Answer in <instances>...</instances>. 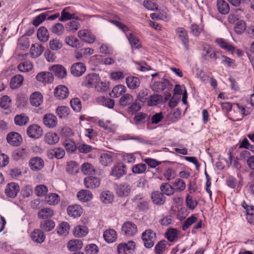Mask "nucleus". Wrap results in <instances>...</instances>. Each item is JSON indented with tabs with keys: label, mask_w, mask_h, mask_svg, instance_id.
<instances>
[{
	"label": "nucleus",
	"mask_w": 254,
	"mask_h": 254,
	"mask_svg": "<svg viewBox=\"0 0 254 254\" xmlns=\"http://www.w3.org/2000/svg\"><path fill=\"white\" fill-rule=\"evenodd\" d=\"M218 52L214 51L208 44H203L202 46L201 56L204 60H212L215 61L218 57Z\"/></svg>",
	"instance_id": "f257e3e1"
},
{
	"label": "nucleus",
	"mask_w": 254,
	"mask_h": 254,
	"mask_svg": "<svg viewBox=\"0 0 254 254\" xmlns=\"http://www.w3.org/2000/svg\"><path fill=\"white\" fill-rule=\"evenodd\" d=\"M141 238L146 248H151L154 245L156 234L150 229H147L142 234Z\"/></svg>",
	"instance_id": "f03ea898"
},
{
	"label": "nucleus",
	"mask_w": 254,
	"mask_h": 254,
	"mask_svg": "<svg viewBox=\"0 0 254 254\" xmlns=\"http://www.w3.org/2000/svg\"><path fill=\"white\" fill-rule=\"evenodd\" d=\"M135 248V244L132 241L127 243H120L117 246V252L119 254H132Z\"/></svg>",
	"instance_id": "7ed1b4c3"
},
{
	"label": "nucleus",
	"mask_w": 254,
	"mask_h": 254,
	"mask_svg": "<svg viewBox=\"0 0 254 254\" xmlns=\"http://www.w3.org/2000/svg\"><path fill=\"white\" fill-rule=\"evenodd\" d=\"M173 85L166 78H163L160 81H156L151 85V89L155 92H161L167 89L170 90L172 88Z\"/></svg>",
	"instance_id": "20e7f679"
},
{
	"label": "nucleus",
	"mask_w": 254,
	"mask_h": 254,
	"mask_svg": "<svg viewBox=\"0 0 254 254\" xmlns=\"http://www.w3.org/2000/svg\"><path fill=\"white\" fill-rule=\"evenodd\" d=\"M122 232L127 237L134 236L137 232L136 225L131 221L124 223L122 227Z\"/></svg>",
	"instance_id": "39448f33"
},
{
	"label": "nucleus",
	"mask_w": 254,
	"mask_h": 254,
	"mask_svg": "<svg viewBox=\"0 0 254 254\" xmlns=\"http://www.w3.org/2000/svg\"><path fill=\"white\" fill-rule=\"evenodd\" d=\"M100 81L99 76L96 73H90L83 79L81 85L87 88L95 87L96 84Z\"/></svg>",
	"instance_id": "423d86ee"
},
{
	"label": "nucleus",
	"mask_w": 254,
	"mask_h": 254,
	"mask_svg": "<svg viewBox=\"0 0 254 254\" xmlns=\"http://www.w3.org/2000/svg\"><path fill=\"white\" fill-rule=\"evenodd\" d=\"M176 34L179 40L182 42L187 50H189V38L187 31L183 27H178Z\"/></svg>",
	"instance_id": "0eeeda50"
},
{
	"label": "nucleus",
	"mask_w": 254,
	"mask_h": 254,
	"mask_svg": "<svg viewBox=\"0 0 254 254\" xmlns=\"http://www.w3.org/2000/svg\"><path fill=\"white\" fill-rule=\"evenodd\" d=\"M19 185L15 183H9L5 187V193L6 196L10 198H14L19 191Z\"/></svg>",
	"instance_id": "6e6552de"
},
{
	"label": "nucleus",
	"mask_w": 254,
	"mask_h": 254,
	"mask_svg": "<svg viewBox=\"0 0 254 254\" xmlns=\"http://www.w3.org/2000/svg\"><path fill=\"white\" fill-rule=\"evenodd\" d=\"M54 78L53 73L49 71L40 72L36 76V79L38 81L45 84L52 83Z\"/></svg>",
	"instance_id": "1a4fd4ad"
},
{
	"label": "nucleus",
	"mask_w": 254,
	"mask_h": 254,
	"mask_svg": "<svg viewBox=\"0 0 254 254\" xmlns=\"http://www.w3.org/2000/svg\"><path fill=\"white\" fill-rule=\"evenodd\" d=\"M70 10V7L64 8L61 12V16L59 17V21H64L70 19L81 20L78 16L77 12L70 13L69 11Z\"/></svg>",
	"instance_id": "9d476101"
},
{
	"label": "nucleus",
	"mask_w": 254,
	"mask_h": 254,
	"mask_svg": "<svg viewBox=\"0 0 254 254\" xmlns=\"http://www.w3.org/2000/svg\"><path fill=\"white\" fill-rule=\"evenodd\" d=\"M27 133L30 137L38 138L42 135L43 129L39 126L33 124L28 127Z\"/></svg>",
	"instance_id": "9b49d317"
},
{
	"label": "nucleus",
	"mask_w": 254,
	"mask_h": 254,
	"mask_svg": "<svg viewBox=\"0 0 254 254\" xmlns=\"http://www.w3.org/2000/svg\"><path fill=\"white\" fill-rule=\"evenodd\" d=\"M78 37L82 41L88 43H93L96 39L95 37L87 29L79 30L77 33Z\"/></svg>",
	"instance_id": "f8f14e48"
},
{
	"label": "nucleus",
	"mask_w": 254,
	"mask_h": 254,
	"mask_svg": "<svg viewBox=\"0 0 254 254\" xmlns=\"http://www.w3.org/2000/svg\"><path fill=\"white\" fill-rule=\"evenodd\" d=\"M68 216L73 218L80 217L83 212V209L79 205L74 204L69 205L66 209Z\"/></svg>",
	"instance_id": "ddd939ff"
},
{
	"label": "nucleus",
	"mask_w": 254,
	"mask_h": 254,
	"mask_svg": "<svg viewBox=\"0 0 254 254\" xmlns=\"http://www.w3.org/2000/svg\"><path fill=\"white\" fill-rule=\"evenodd\" d=\"M84 184L86 188L94 189L99 187L100 180L96 177H87L84 179Z\"/></svg>",
	"instance_id": "4468645a"
},
{
	"label": "nucleus",
	"mask_w": 254,
	"mask_h": 254,
	"mask_svg": "<svg viewBox=\"0 0 254 254\" xmlns=\"http://www.w3.org/2000/svg\"><path fill=\"white\" fill-rule=\"evenodd\" d=\"M86 70V66L82 63L74 64L70 68L71 74L76 77L81 76Z\"/></svg>",
	"instance_id": "2eb2a0df"
},
{
	"label": "nucleus",
	"mask_w": 254,
	"mask_h": 254,
	"mask_svg": "<svg viewBox=\"0 0 254 254\" xmlns=\"http://www.w3.org/2000/svg\"><path fill=\"white\" fill-rule=\"evenodd\" d=\"M6 139L9 144L14 146L19 145L22 141L21 135L16 132H11L8 133Z\"/></svg>",
	"instance_id": "dca6fc26"
},
{
	"label": "nucleus",
	"mask_w": 254,
	"mask_h": 254,
	"mask_svg": "<svg viewBox=\"0 0 254 254\" xmlns=\"http://www.w3.org/2000/svg\"><path fill=\"white\" fill-rule=\"evenodd\" d=\"M126 174V166L121 163L114 166L112 169L111 175L117 179L120 178Z\"/></svg>",
	"instance_id": "f3484780"
},
{
	"label": "nucleus",
	"mask_w": 254,
	"mask_h": 254,
	"mask_svg": "<svg viewBox=\"0 0 254 254\" xmlns=\"http://www.w3.org/2000/svg\"><path fill=\"white\" fill-rule=\"evenodd\" d=\"M50 70L54 73L55 75L60 78H64L66 76V70L61 64H55L50 68Z\"/></svg>",
	"instance_id": "a211bd4d"
},
{
	"label": "nucleus",
	"mask_w": 254,
	"mask_h": 254,
	"mask_svg": "<svg viewBox=\"0 0 254 254\" xmlns=\"http://www.w3.org/2000/svg\"><path fill=\"white\" fill-rule=\"evenodd\" d=\"M30 168L33 171H39L42 169L44 166L43 160L39 157L31 158L29 161Z\"/></svg>",
	"instance_id": "6ab92c4d"
},
{
	"label": "nucleus",
	"mask_w": 254,
	"mask_h": 254,
	"mask_svg": "<svg viewBox=\"0 0 254 254\" xmlns=\"http://www.w3.org/2000/svg\"><path fill=\"white\" fill-rule=\"evenodd\" d=\"M43 123L46 127L49 128H54L57 125V118L53 114H47L44 116Z\"/></svg>",
	"instance_id": "aec40b11"
},
{
	"label": "nucleus",
	"mask_w": 254,
	"mask_h": 254,
	"mask_svg": "<svg viewBox=\"0 0 254 254\" xmlns=\"http://www.w3.org/2000/svg\"><path fill=\"white\" fill-rule=\"evenodd\" d=\"M68 93L67 88L64 85H59L54 90L55 97L59 100L65 99L67 97Z\"/></svg>",
	"instance_id": "412c9836"
},
{
	"label": "nucleus",
	"mask_w": 254,
	"mask_h": 254,
	"mask_svg": "<svg viewBox=\"0 0 254 254\" xmlns=\"http://www.w3.org/2000/svg\"><path fill=\"white\" fill-rule=\"evenodd\" d=\"M47 155L50 159H53L55 157L57 159H61L64 157L65 151L62 148H56L49 150L47 152Z\"/></svg>",
	"instance_id": "4be33fe9"
},
{
	"label": "nucleus",
	"mask_w": 254,
	"mask_h": 254,
	"mask_svg": "<svg viewBox=\"0 0 254 254\" xmlns=\"http://www.w3.org/2000/svg\"><path fill=\"white\" fill-rule=\"evenodd\" d=\"M103 238L106 242L108 243L115 242L117 239V234L114 229L106 230L103 234Z\"/></svg>",
	"instance_id": "5701e85b"
},
{
	"label": "nucleus",
	"mask_w": 254,
	"mask_h": 254,
	"mask_svg": "<svg viewBox=\"0 0 254 254\" xmlns=\"http://www.w3.org/2000/svg\"><path fill=\"white\" fill-rule=\"evenodd\" d=\"M32 240L38 243H42L45 240V235L44 233L40 229L34 230L30 235Z\"/></svg>",
	"instance_id": "b1692460"
},
{
	"label": "nucleus",
	"mask_w": 254,
	"mask_h": 254,
	"mask_svg": "<svg viewBox=\"0 0 254 254\" xmlns=\"http://www.w3.org/2000/svg\"><path fill=\"white\" fill-rule=\"evenodd\" d=\"M43 100V95L39 92L33 93L30 97V101L31 105L35 107L39 106L42 103Z\"/></svg>",
	"instance_id": "393cba45"
},
{
	"label": "nucleus",
	"mask_w": 254,
	"mask_h": 254,
	"mask_svg": "<svg viewBox=\"0 0 254 254\" xmlns=\"http://www.w3.org/2000/svg\"><path fill=\"white\" fill-rule=\"evenodd\" d=\"M24 77L21 74H16L13 76L10 82L11 89H15L20 87L23 84Z\"/></svg>",
	"instance_id": "a878e982"
},
{
	"label": "nucleus",
	"mask_w": 254,
	"mask_h": 254,
	"mask_svg": "<svg viewBox=\"0 0 254 254\" xmlns=\"http://www.w3.org/2000/svg\"><path fill=\"white\" fill-rule=\"evenodd\" d=\"M78 199L82 202H87L91 200L93 198V194L91 192L87 190H82L77 194Z\"/></svg>",
	"instance_id": "bb28decb"
},
{
	"label": "nucleus",
	"mask_w": 254,
	"mask_h": 254,
	"mask_svg": "<svg viewBox=\"0 0 254 254\" xmlns=\"http://www.w3.org/2000/svg\"><path fill=\"white\" fill-rule=\"evenodd\" d=\"M152 201L157 205H162L166 201V197L164 194L158 191H154L151 194Z\"/></svg>",
	"instance_id": "cd10ccee"
},
{
	"label": "nucleus",
	"mask_w": 254,
	"mask_h": 254,
	"mask_svg": "<svg viewBox=\"0 0 254 254\" xmlns=\"http://www.w3.org/2000/svg\"><path fill=\"white\" fill-rule=\"evenodd\" d=\"M216 42L219 46L226 51L233 54L235 51V47L228 43L226 40L222 38H218L216 40Z\"/></svg>",
	"instance_id": "c85d7f7f"
},
{
	"label": "nucleus",
	"mask_w": 254,
	"mask_h": 254,
	"mask_svg": "<svg viewBox=\"0 0 254 254\" xmlns=\"http://www.w3.org/2000/svg\"><path fill=\"white\" fill-rule=\"evenodd\" d=\"M126 83L128 88L134 90L139 86L140 81L137 77L131 76L126 78Z\"/></svg>",
	"instance_id": "c756f323"
},
{
	"label": "nucleus",
	"mask_w": 254,
	"mask_h": 254,
	"mask_svg": "<svg viewBox=\"0 0 254 254\" xmlns=\"http://www.w3.org/2000/svg\"><path fill=\"white\" fill-rule=\"evenodd\" d=\"M59 137L56 133L48 132L45 134L44 140L46 143L50 145H54L59 141Z\"/></svg>",
	"instance_id": "7c9ffc66"
},
{
	"label": "nucleus",
	"mask_w": 254,
	"mask_h": 254,
	"mask_svg": "<svg viewBox=\"0 0 254 254\" xmlns=\"http://www.w3.org/2000/svg\"><path fill=\"white\" fill-rule=\"evenodd\" d=\"M54 214V210L48 207L41 209L38 213V217L40 219H48L51 218Z\"/></svg>",
	"instance_id": "2f4dec72"
},
{
	"label": "nucleus",
	"mask_w": 254,
	"mask_h": 254,
	"mask_svg": "<svg viewBox=\"0 0 254 254\" xmlns=\"http://www.w3.org/2000/svg\"><path fill=\"white\" fill-rule=\"evenodd\" d=\"M131 191L130 186L126 184H123L119 186L117 189V193L120 196H127Z\"/></svg>",
	"instance_id": "473e14b6"
},
{
	"label": "nucleus",
	"mask_w": 254,
	"mask_h": 254,
	"mask_svg": "<svg viewBox=\"0 0 254 254\" xmlns=\"http://www.w3.org/2000/svg\"><path fill=\"white\" fill-rule=\"evenodd\" d=\"M217 6L219 12L222 14H226L229 12V5L223 0H217Z\"/></svg>",
	"instance_id": "72a5a7b5"
},
{
	"label": "nucleus",
	"mask_w": 254,
	"mask_h": 254,
	"mask_svg": "<svg viewBox=\"0 0 254 254\" xmlns=\"http://www.w3.org/2000/svg\"><path fill=\"white\" fill-rule=\"evenodd\" d=\"M45 201L49 205H56L60 202V197L57 193H50L45 197Z\"/></svg>",
	"instance_id": "f704fd0d"
},
{
	"label": "nucleus",
	"mask_w": 254,
	"mask_h": 254,
	"mask_svg": "<svg viewBox=\"0 0 254 254\" xmlns=\"http://www.w3.org/2000/svg\"><path fill=\"white\" fill-rule=\"evenodd\" d=\"M88 233V229L85 226L78 225L76 226L73 231V235L76 237L85 236Z\"/></svg>",
	"instance_id": "c9c22d12"
},
{
	"label": "nucleus",
	"mask_w": 254,
	"mask_h": 254,
	"mask_svg": "<svg viewBox=\"0 0 254 254\" xmlns=\"http://www.w3.org/2000/svg\"><path fill=\"white\" fill-rule=\"evenodd\" d=\"M40 226L42 230L48 232L51 231L54 228L55 223L52 220L47 219L41 221Z\"/></svg>",
	"instance_id": "e433bc0d"
},
{
	"label": "nucleus",
	"mask_w": 254,
	"mask_h": 254,
	"mask_svg": "<svg viewBox=\"0 0 254 254\" xmlns=\"http://www.w3.org/2000/svg\"><path fill=\"white\" fill-rule=\"evenodd\" d=\"M37 35L38 39L41 42H45L49 38V33L48 30L45 27H40L37 32Z\"/></svg>",
	"instance_id": "4c0bfd02"
},
{
	"label": "nucleus",
	"mask_w": 254,
	"mask_h": 254,
	"mask_svg": "<svg viewBox=\"0 0 254 254\" xmlns=\"http://www.w3.org/2000/svg\"><path fill=\"white\" fill-rule=\"evenodd\" d=\"M82 172L85 175H93L96 173L95 167L90 163H84L81 166Z\"/></svg>",
	"instance_id": "58836bf2"
},
{
	"label": "nucleus",
	"mask_w": 254,
	"mask_h": 254,
	"mask_svg": "<svg viewBox=\"0 0 254 254\" xmlns=\"http://www.w3.org/2000/svg\"><path fill=\"white\" fill-rule=\"evenodd\" d=\"M133 101V97L130 94L127 93L123 95L120 99L119 103L121 106L126 107Z\"/></svg>",
	"instance_id": "ea45409f"
},
{
	"label": "nucleus",
	"mask_w": 254,
	"mask_h": 254,
	"mask_svg": "<svg viewBox=\"0 0 254 254\" xmlns=\"http://www.w3.org/2000/svg\"><path fill=\"white\" fill-rule=\"evenodd\" d=\"M43 47L38 45L33 44L30 48V56L33 58L39 57L43 52Z\"/></svg>",
	"instance_id": "a19ab883"
},
{
	"label": "nucleus",
	"mask_w": 254,
	"mask_h": 254,
	"mask_svg": "<svg viewBox=\"0 0 254 254\" xmlns=\"http://www.w3.org/2000/svg\"><path fill=\"white\" fill-rule=\"evenodd\" d=\"M82 247V242L79 240H70L67 244V248L70 251L80 250Z\"/></svg>",
	"instance_id": "79ce46f5"
},
{
	"label": "nucleus",
	"mask_w": 254,
	"mask_h": 254,
	"mask_svg": "<svg viewBox=\"0 0 254 254\" xmlns=\"http://www.w3.org/2000/svg\"><path fill=\"white\" fill-rule=\"evenodd\" d=\"M80 27V23L74 20H71L65 25V29L67 31L74 33Z\"/></svg>",
	"instance_id": "37998d69"
},
{
	"label": "nucleus",
	"mask_w": 254,
	"mask_h": 254,
	"mask_svg": "<svg viewBox=\"0 0 254 254\" xmlns=\"http://www.w3.org/2000/svg\"><path fill=\"white\" fill-rule=\"evenodd\" d=\"M101 200L104 203H110L114 199L113 193L109 190L103 191L100 195Z\"/></svg>",
	"instance_id": "c03bdc74"
},
{
	"label": "nucleus",
	"mask_w": 254,
	"mask_h": 254,
	"mask_svg": "<svg viewBox=\"0 0 254 254\" xmlns=\"http://www.w3.org/2000/svg\"><path fill=\"white\" fill-rule=\"evenodd\" d=\"M100 162L102 165L107 166L113 162V157L109 153H104L101 155Z\"/></svg>",
	"instance_id": "a18cd8bd"
},
{
	"label": "nucleus",
	"mask_w": 254,
	"mask_h": 254,
	"mask_svg": "<svg viewBox=\"0 0 254 254\" xmlns=\"http://www.w3.org/2000/svg\"><path fill=\"white\" fill-rule=\"evenodd\" d=\"M163 100V96L158 94H153L150 96L148 100L147 105L149 106H155L161 103Z\"/></svg>",
	"instance_id": "49530a36"
},
{
	"label": "nucleus",
	"mask_w": 254,
	"mask_h": 254,
	"mask_svg": "<svg viewBox=\"0 0 254 254\" xmlns=\"http://www.w3.org/2000/svg\"><path fill=\"white\" fill-rule=\"evenodd\" d=\"M149 91L146 88L142 89L137 94L136 99L142 103H145L149 97Z\"/></svg>",
	"instance_id": "de8ad7c7"
},
{
	"label": "nucleus",
	"mask_w": 254,
	"mask_h": 254,
	"mask_svg": "<svg viewBox=\"0 0 254 254\" xmlns=\"http://www.w3.org/2000/svg\"><path fill=\"white\" fill-rule=\"evenodd\" d=\"M28 121V117L23 114L16 115L14 118L15 124L20 126L26 125Z\"/></svg>",
	"instance_id": "09e8293b"
},
{
	"label": "nucleus",
	"mask_w": 254,
	"mask_h": 254,
	"mask_svg": "<svg viewBox=\"0 0 254 254\" xmlns=\"http://www.w3.org/2000/svg\"><path fill=\"white\" fill-rule=\"evenodd\" d=\"M161 193L167 195H171L174 193V189L173 186L168 183H162L160 186Z\"/></svg>",
	"instance_id": "8fccbe9b"
},
{
	"label": "nucleus",
	"mask_w": 254,
	"mask_h": 254,
	"mask_svg": "<svg viewBox=\"0 0 254 254\" xmlns=\"http://www.w3.org/2000/svg\"><path fill=\"white\" fill-rule=\"evenodd\" d=\"M63 145L66 151L68 152H73L77 148L75 142L69 139H66L63 143Z\"/></svg>",
	"instance_id": "3c124183"
},
{
	"label": "nucleus",
	"mask_w": 254,
	"mask_h": 254,
	"mask_svg": "<svg viewBox=\"0 0 254 254\" xmlns=\"http://www.w3.org/2000/svg\"><path fill=\"white\" fill-rule=\"evenodd\" d=\"M33 68V64L29 61H25L20 63L17 66V69L23 72L30 71Z\"/></svg>",
	"instance_id": "603ef678"
},
{
	"label": "nucleus",
	"mask_w": 254,
	"mask_h": 254,
	"mask_svg": "<svg viewBox=\"0 0 254 254\" xmlns=\"http://www.w3.org/2000/svg\"><path fill=\"white\" fill-rule=\"evenodd\" d=\"M173 187L178 191H182L186 189V183L181 179H177L173 184Z\"/></svg>",
	"instance_id": "864d4df0"
},
{
	"label": "nucleus",
	"mask_w": 254,
	"mask_h": 254,
	"mask_svg": "<svg viewBox=\"0 0 254 254\" xmlns=\"http://www.w3.org/2000/svg\"><path fill=\"white\" fill-rule=\"evenodd\" d=\"M70 226L69 224L66 222L61 223L58 229V233L60 235L65 236L68 234Z\"/></svg>",
	"instance_id": "5fc2aeb1"
},
{
	"label": "nucleus",
	"mask_w": 254,
	"mask_h": 254,
	"mask_svg": "<svg viewBox=\"0 0 254 254\" xmlns=\"http://www.w3.org/2000/svg\"><path fill=\"white\" fill-rule=\"evenodd\" d=\"M62 42L58 39L51 40L49 41V47L53 51H58L63 47Z\"/></svg>",
	"instance_id": "6e6d98bb"
},
{
	"label": "nucleus",
	"mask_w": 254,
	"mask_h": 254,
	"mask_svg": "<svg viewBox=\"0 0 254 254\" xmlns=\"http://www.w3.org/2000/svg\"><path fill=\"white\" fill-rule=\"evenodd\" d=\"M246 23L244 20H240L237 22L234 30L236 33L239 35L242 34L246 30Z\"/></svg>",
	"instance_id": "4d7b16f0"
},
{
	"label": "nucleus",
	"mask_w": 254,
	"mask_h": 254,
	"mask_svg": "<svg viewBox=\"0 0 254 254\" xmlns=\"http://www.w3.org/2000/svg\"><path fill=\"white\" fill-rule=\"evenodd\" d=\"M126 90V87L124 85H118L115 86L112 90V93L114 94L113 97L117 98L125 93Z\"/></svg>",
	"instance_id": "13d9d810"
},
{
	"label": "nucleus",
	"mask_w": 254,
	"mask_h": 254,
	"mask_svg": "<svg viewBox=\"0 0 254 254\" xmlns=\"http://www.w3.org/2000/svg\"><path fill=\"white\" fill-rule=\"evenodd\" d=\"M66 171L70 174H74L78 172V166L75 161H69L67 163Z\"/></svg>",
	"instance_id": "bf43d9fd"
},
{
	"label": "nucleus",
	"mask_w": 254,
	"mask_h": 254,
	"mask_svg": "<svg viewBox=\"0 0 254 254\" xmlns=\"http://www.w3.org/2000/svg\"><path fill=\"white\" fill-rule=\"evenodd\" d=\"M70 109L66 106L58 107L56 110V113L60 118H66L69 114Z\"/></svg>",
	"instance_id": "052dcab7"
},
{
	"label": "nucleus",
	"mask_w": 254,
	"mask_h": 254,
	"mask_svg": "<svg viewBox=\"0 0 254 254\" xmlns=\"http://www.w3.org/2000/svg\"><path fill=\"white\" fill-rule=\"evenodd\" d=\"M99 102L100 104L110 109L113 108L115 105V101L113 99L106 98L104 97L99 98Z\"/></svg>",
	"instance_id": "680f3d73"
},
{
	"label": "nucleus",
	"mask_w": 254,
	"mask_h": 254,
	"mask_svg": "<svg viewBox=\"0 0 254 254\" xmlns=\"http://www.w3.org/2000/svg\"><path fill=\"white\" fill-rule=\"evenodd\" d=\"M51 31L58 36L62 35L64 31V26L62 23H57L52 27Z\"/></svg>",
	"instance_id": "e2e57ef3"
},
{
	"label": "nucleus",
	"mask_w": 254,
	"mask_h": 254,
	"mask_svg": "<svg viewBox=\"0 0 254 254\" xmlns=\"http://www.w3.org/2000/svg\"><path fill=\"white\" fill-rule=\"evenodd\" d=\"M166 237L170 242H174L178 239L177 230L176 229L171 228L166 233Z\"/></svg>",
	"instance_id": "0e129e2a"
},
{
	"label": "nucleus",
	"mask_w": 254,
	"mask_h": 254,
	"mask_svg": "<svg viewBox=\"0 0 254 254\" xmlns=\"http://www.w3.org/2000/svg\"><path fill=\"white\" fill-rule=\"evenodd\" d=\"M146 170V165L145 164L139 163L133 166L132 171L134 174H143Z\"/></svg>",
	"instance_id": "69168bd1"
},
{
	"label": "nucleus",
	"mask_w": 254,
	"mask_h": 254,
	"mask_svg": "<svg viewBox=\"0 0 254 254\" xmlns=\"http://www.w3.org/2000/svg\"><path fill=\"white\" fill-rule=\"evenodd\" d=\"M197 220V218L193 215L189 217L184 222V223L182 226V230L183 231H186L190 226H191L194 223L196 222Z\"/></svg>",
	"instance_id": "338daca9"
},
{
	"label": "nucleus",
	"mask_w": 254,
	"mask_h": 254,
	"mask_svg": "<svg viewBox=\"0 0 254 254\" xmlns=\"http://www.w3.org/2000/svg\"><path fill=\"white\" fill-rule=\"evenodd\" d=\"M47 187L44 185H40L37 186L35 189V192L36 195L39 196H42L46 194L48 192Z\"/></svg>",
	"instance_id": "774afa93"
}]
</instances>
